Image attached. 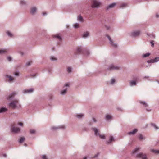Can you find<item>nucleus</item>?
Instances as JSON below:
<instances>
[{"mask_svg": "<svg viewBox=\"0 0 159 159\" xmlns=\"http://www.w3.org/2000/svg\"><path fill=\"white\" fill-rule=\"evenodd\" d=\"M9 107L13 109H19L21 107V105L19 102L18 99H15L12 100L11 102L8 103Z\"/></svg>", "mask_w": 159, "mask_h": 159, "instance_id": "f257e3e1", "label": "nucleus"}, {"mask_svg": "<svg viewBox=\"0 0 159 159\" xmlns=\"http://www.w3.org/2000/svg\"><path fill=\"white\" fill-rule=\"evenodd\" d=\"M77 54H82L88 56L89 54V52L86 49L84 48L82 46L78 47L76 51Z\"/></svg>", "mask_w": 159, "mask_h": 159, "instance_id": "f03ea898", "label": "nucleus"}, {"mask_svg": "<svg viewBox=\"0 0 159 159\" xmlns=\"http://www.w3.org/2000/svg\"><path fill=\"white\" fill-rule=\"evenodd\" d=\"M69 87V84L66 83L63 87V89L60 92V94L62 95H64L67 93L68 88Z\"/></svg>", "mask_w": 159, "mask_h": 159, "instance_id": "7ed1b4c3", "label": "nucleus"}, {"mask_svg": "<svg viewBox=\"0 0 159 159\" xmlns=\"http://www.w3.org/2000/svg\"><path fill=\"white\" fill-rule=\"evenodd\" d=\"M101 5V2L97 0H93L92 3L91 7L92 8H98Z\"/></svg>", "mask_w": 159, "mask_h": 159, "instance_id": "20e7f679", "label": "nucleus"}, {"mask_svg": "<svg viewBox=\"0 0 159 159\" xmlns=\"http://www.w3.org/2000/svg\"><path fill=\"white\" fill-rule=\"evenodd\" d=\"M120 69V67L117 65H115L112 64L109 65L107 68V70H118Z\"/></svg>", "mask_w": 159, "mask_h": 159, "instance_id": "39448f33", "label": "nucleus"}, {"mask_svg": "<svg viewBox=\"0 0 159 159\" xmlns=\"http://www.w3.org/2000/svg\"><path fill=\"white\" fill-rule=\"evenodd\" d=\"M17 94V93L16 92H13L8 95L7 98L9 101H11L13 99Z\"/></svg>", "mask_w": 159, "mask_h": 159, "instance_id": "423d86ee", "label": "nucleus"}, {"mask_svg": "<svg viewBox=\"0 0 159 159\" xmlns=\"http://www.w3.org/2000/svg\"><path fill=\"white\" fill-rule=\"evenodd\" d=\"M141 33L140 30H136L131 32L130 34V35L132 37H136L139 35Z\"/></svg>", "mask_w": 159, "mask_h": 159, "instance_id": "0eeeda50", "label": "nucleus"}, {"mask_svg": "<svg viewBox=\"0 0 159 159\" xmlns=\"http://www.w3.org/2000/svg\"><path fill=\"white\" fill-rule=\"evenodd\" d=\"M136 157L138 158H141L142 159H148L146 154L143 153H140L137 155Z\"/></svg>", "mask_w": 159, "mask_h": 159, "instance_id": "6e6552de", "label": "nucleus"}, {"mask_svg": "<svg viewBox=\"0 0 159 159\" xmlns=\"http://www.w3.org/2000/svg\"><path fill=\"white\" fill-rule=\"evenodd\" d=\"M11 132L15 133H18L20 131V129L17 127H15L13 125H12L11 128Z\"/></svg>", "mask_w": 159, "mask_h": 159, "instance_id": "1a4fd4ad", "label": "nucleus"}, {"mask_svg": "<svg viewBox=\"0 0 159 159\" xmlns=\"http://www.w3.org/2000/svg\"><path fill=\"white\" fill-rule=\"evenodd\" d=\"M92 130H93L94 132V135L98 136L99 134L100 133L99 130L96 127H93L91 129Z\"/></svg>", "mask_w": 159, "mask_h": 159, "instance_id": "9d476101", "label": "nucleus"}, {"mask_svg": "<svg viewBox=\"0 0 159 159\" xmlns=\"http://www.w3.org/2000/svg\"><path fill=\"white\" fill-rule=\"evenodd\" d=\"M5 77L7 79V80L10 83H12L13 82L14 78L13 77L10 75H6Z\"/></svg>", "mask_w": 159, "mask_h": 159, "instance_id": "9b49d317", "label": "nucleus"}, {"mask_svg": "<svg viewBox=\"0 0 159 159\" xmlns=\"http://www.w3.org/2000/svg\"><path fill=\"white\" fill-rule=\"evenodd\" d=\"M34 92V89L31 88L29 89H25L23 91V92L25 93H30Z\"/></svg>", "mask_w": 159, "mask_h": 159, "instance_id": "f8f14e48", "label": "nucleus"}, {"mask_svg": "<svg viewBox=\"0 0 159 159\" xmlns=\"http://www.w3.org/2000/svg\"><path fill=\"white\" fill-rule=\"evenodd\" d=\"M114 141V139L113 137L112 136H110L109 137V139L106 141V144H109Z\"/></svg>", "mask_w": 159, "mask_h": 159, "instance_id": "ddd939ff", "label": "nucleus"}, {"mask_svg": "<svg viewBox=\"0 0 159 159\" xmlns=\"http://www.w3.org/2000/svg\"><path fill=\"white\" fill-rule=\"evenodd\" d=\"M65 128V126L64 125H62L58 126L57 127H52L51 128V129L52 130H55L59 129H64Z\"/></svg>", "mask_w": 159, "mask_h": 159, "instance_id": "4468645a", "label": "nucleus"}, {"mask_svg": "<svg viewBox=\"0 0 159 159\" xmlns=\"http://www.w3.org/2000/svg\"><path fill=\"white\" fill-rule=\"evenodd\" d=\"M109 43L112 47L116 48L117 47V44L115 43L114 40H109Z\"/></svg>", "mask_w": 159, "mask_h": 159, "instance_id": "2eb2a0df", "label": "nucleus"}, {"mask_svg": "<svg viewBox=\"0 0 159 159\" xmlns=\"http://www.w3.org/2000/svg\"><path fill=\"white\" fill-rule=\"evenodd\" d=\"M137 131L138 130L137 129H134L132 131L128 132L127 134L129 135H134L137 133Z\"/></svg>", "mask_w": 159, "mask_h": 159, "instance_id": "dca6fc26", "label": "nucleus"}, {"mask_svg": "<svg viewBox=\"0 0 159 159\" xmlns=\"http://www.w3.org/2000/svg\"><path fill=\"white\" fill-rule=\"evenodd\" d=\"M139 102L141 104L143 105L145 107H148V104L147 103L144 101H142L139 100Z\"/></svg>", "mask_w": 159, "mask_h": 159, "instance_id": "f3484780", "label": "nucleus"}, {"mask_svg": "<svg viewBox=\"0 0 159 159\" xmlns=\"http://www.w3.org/2000/svg\"><path fill=\"white\" fill-rule=\"evenodd\" d=\"M129 85L131 86H135L136 85L137 83L135 81L132 80L129 83Z\"/></svg>", "mask_w": 159, "mask_h": 159, "instance_id": "a211bd4d", "label": "nucleus"}, {"mask_svg": "<svg viewBox=\"0 0 159 159\" xmlns=\"http://www.w3.org/2000/svg\"><path fill=\"white\" fill-rule=\"evenodd\" d=\"M7 111V109L5 107H2L0 108V113L5 112Z\"/></svg>", "mask_w": 159, "mask_h": 159, "instance_id": "6ab92c4d", "label": "nucleus"}, {"mask_svg": "<svg viewBox=\"0 0 159 159\" xmlns=\"http://www.w3.org/2000/svg\"><path fill=\"white\" fill-rule=\"evenodd\" d=\"M116 3H113L111 4H110L107 7V9H108L109 8H112L114 6H116Z\"/></svg>", "mask_w": 159, "mask_h": 159, "instance_id": "aec40b11", "label": "nucleus"}, {"mask_svg": "<svg viewBox=\"0 0 159 159\" xmlns=\"http://www.w3.org/2000/svg\"><path fill=\"white\" fill-rule=\"evenodd\" d=\"M89 33L88 31H86L84 32L82 35V37H87L89 35Z\"/></svg>", "mask_w": 159, "mask_h": 159, "instance_id": "412c9836", "label": "nucleus"}, {"mask_svg": "<svg viewBox=\"0 0 159 159\" xmlns=\"http://www.w3.org/2000/svg\"><path fill=\"white\" fill-rule=\"evenodd\" d=\"M8 51L7 49H0V54H5L7 53Z\"/></svg>", "mask_w": 159, "mask_h": 159, "instance_id": "4be33fe9", "label": "nucleus"}, {"mask_svg": "<svg viewBox=\"0 0 159 159\" xmlns=\"http://www.w3.org/2000/svg\"><path fill=\"white\" fill-rule=\"evenodd\" d=\"M84 116V115L83 114H76L75 115V116L79 119L81 118L82 117H83Z\"/></svg>", "mask_w": 159, "mask_h": 159, "instance_id": "5701e85b", "label": "nucleus"}, {"mask_svg": "<svg viewBox=\"0 0 159 159\" xmlns=\"http://www.w3.org/2000/svg\"><path fill=\"white\" fill-rule=\"evenodd\" d=\"M151 151L155 153H159V150H155L154 149H151Z\"/></svg>", "mask_w": 159, "mask_h": 159, "instance_id": "b1692460", "label": "nucleus"}, {"mask_svg": "<svg viewBox=\"0 0 159 159\" xmlns=\"http://www.w3.org/2000/svg\"><path fill=\"white\" fill-rule=\"evenodd\" d=\"M53 37H55L56 39H58L59 40H61L62 39L61 37L59 34L54 35Z\"/></svg>", "mask_w": 159, "mask_h": 159, "instance_id": "393cba45", "label": "nucleus"}, {"mask_svg": "<svg viewBox=\"0 0 159 159\" xmlns=\"http://www.w3.org/2000/svg\"><path fill=\"white\" fill-rule=\"evenodd\" d=\"M36 8L35 7H33L32 8L31 11V13L32 14H34L36 11Z\"/></svg>", "mask_w": 159, "mask_h": 159, "instance_id": "a878e982", "label": "nucleus"}, {"mask_svg": "<svg viewBox=\"0 0 159 159\" xmlns=\"http://www.w3.org/2000/svg\"><path fill=\"white\" fill-rule=\"evenodd\" d=\"M138 138L140 140H141L142 139H145L144 137H143V135L141 134H139L138 136Z\"/></svg>", "mask_w": 159, "mask_h": 159, "instance_id": "bb28decb", "label": "nucleus"}, {"mask_svg": "<svg viewBox=\"0 0 159 159\" xmlns=\"http://www.w3.org/2000/svg\"><path fill=\"white\" fill-rule=\"evenodd\" d=\"M98 136H99L100 138L102 139H106L105 136L104 134H99Z\"/></svg>", "mask_w": 159, "mask_h": 159, "instance_id": "cd10ccee", "label": "nucleus"}, {"mask_svg": "<svg viewBox=\"0 0 159 159\" xmlns=\"http://www.w3.org/2000/svg\"><path fill=\"white\" fill-rule=\"evenodd\" d=\"M50 59L52 61H56L57 60V58L54 56H51L50 57Z\"/></svg>", "mask_w": 159, "mask_h": 159, "instance_id": "c85d7f7f", "label": "nucleus"}, {"mask_svg": "<svg viewBox=\"0 0 159 159\" xmlns=\"http://www.w3.org/2000/svg\"><path fill=\"white\" fill-rule=\"evenodd\" d=\"M78 20L81 22H83L84 21V20L82 17L81 16H78Z\"/></svg>", "mask_w": 159, "mask_h": 159, "instance_id": "c756f323", "label": "nucleus"}, {"mask_svg": "<svg viewBox=\"0 0 159 159\" xmlns=\"http://www.w3.org/2000/svg\"><path fill=\"white\" fill-rule=\"evenodd\" d=\"M111 118V116L109 115H107L106 116V119L107 120H109Z\"/></svg>", "mask_w": 159, "mask_h": 159, "instance_id": "7c9ffc66", "label": "nucleus"}, {"mask_svg": "<svg viewBox=\"0 0 159 159\" xmlns=\"http://www.w3.org/2000/svg\"><path fill=\"white\" fill-rule=\"evenodd\" d=\"M150 55V54L149 53H147L143 54L142 56L143 57L145 58L148 57Z\"/></svg>", "mask_w": 159, "mask_h": 159, "instance_id": "2f4dec72", "label": "nucleus"}, {"mask_svg": "<svg viewBox=\"0 0 159 159\" xmlns=\"http://www.w3.org/2000/svg\"><path fill=\"white\" fill-rule=\"evenodd\" d=\"M151 125L153 127L156 129H159V128L155 124L151 123Z\"/></svg>", "mask_w": 159, "mask_h": 159, "instance_id": "473e14b6", "label": "nucleus"}, {"mask_svg": "<svg viewBox=\"0 0 159 159\" xmlns=\"http://www.w3.org/2000/svg\"><path fill=\"white\" fill-rule=\"evenodd\" d=\"M127 4L126 3H122L120 6V7H127Z\"/></svg>", "mask_w": 159, "mask_h": 159, "instance_id": "72a5a7b5", "label": "nucleus"}, {"mask_svg": "<svg viewBox=\"0 0 159 159\" xmlns=\"http://www.w3.org/2000/svg\"><path fill=\"white\" fill-rule=\"evenodd\" d=\"M72 68L70 67H69L67 68V71L69 73H70L72 72Z\"/></svg>", "mask_w": 159, "mask_h": 159, "instance_id": "f704fd0d", "label": "nucleus"}, {"mask_svg": "<svg viewBox=\"0 0 159 159\" xmlns=\"http://www.w3.org/2000/svg\"><path fill=\"white\" fill-rule=\"evenodd\" d=\"M25 139V138L24 137H22L20 138L19 140V143H22L23 142Z\"/></svg>", "mask_w": 159, "mask_h": 159, "instance_id": "c9c22d12", "label": "nucleus"}, {"mask_svg": "<svg viewBox=\"0 0 159 159\" xmlns=\"http://www.w3.org/2000/svg\"><path fill=\"white\" fill-rule=\"evenodd\" d=\"M147 62L148 63H153L155 62L153 59H152L150 60H148L147 61Z\"/></svg>", "mask_w": 159, "mask_h": 159, "instance_id": "e433bc0d", "label": "nucleus"}, {"mask_svg": "<svg viewBox=\"0 0 159 159\" xmlns=\"http://www.w3.org/2000/svg\"><path fill=\"white\" fill-rule=\"evenodd\" d=\"M115 82V80L114 78H112L111 80V82L110 83L111 84H114Z\"/></svg>", "mask_w": 159, "mask_h": 159, "instance_id": "4c0bfd02", "label": "nucleus"}, {"mask_svg": "<svg viewBox=\"0 0 159 159\" xmlns=\"http://www.w3.org/2000/svg\"><path fill=\"white\" fill-rule=\"evenodd\" d=\"M8 35L10 37H12L13 36V34L9 31H7V32Z\"/></svg>", "mask_w": 159, "mask_h": 159, "instance_id": "58836bf2", "label": "nucleus"}, {"mask_svg": "<svg viewBox=\"0 0 159 159\" xmlns=\"http://www.w3.org/2000/svg\"><path fill=\"white\" fill-rule=\"evenodd\" d=\"M139 148H136L132 152L133 153H134L139 150Z\"/></svg>", "mask_w": 159, "mask_h": 159, "instance_id": "ea45409f", "label": "nucleus"}, {"mask_svg": "<svg viewBox=\"0 0 159 159\" xmlns=\"http://www.w3.org/2000/svg\"><path fill=\"white\" fill-rule=\"evenodd\" d=\"M30 134H35V131L34 129H31L30 130Z\"/></svg>", "mask_w": 159, "mask_h": 159, "instance_id": "a19ab883", "label": "nucleus"}, {"mask_svg": "<svg viewBox=\"0 0 159 159\" xmlns=\"http://www.w3.org/2000/svg\"><path fill=\"white\" fill-rule=\"evenodd\" d=\"M153 59L155 62H157L159 61V57H156Z\"/></svg>", "mask_w": 159, "mask_h": 159, "instance_id": "79ce46f5", "label": "nucleus"}, {"mask_svg": "<svg viewBox=\"0 0 159 159\" xmlns=\"http://www.w3.org/2000/svg\"><path fill=\"white\" fill-rule=\"evenodd\" d=\"M31 62H32L31 61H29L27 62L25 64V65L26 66H29L30 65L31 63Z\"/></svg>", "mask_w": 159, "mask_h": 159, "instance_id": "37998d69", "label": "nucleus"}, {"mask_svg": "<svg viewBox=\"0 0 159 159\" xmlns=\"http://www.w3.org/2000/svg\"><path fill=\"white\" fill-rule=\"evenodd\" d=\"M150 43L151 44V46L152 47H153L154 46V41L153 40H152L150 42Z\"/></svg>", "mask_w": 159, "mask_h": 159, "instance_id": "c03bdc74", "label": "nucleus"}, {"mask_svg": "<svg viewBox=\"0 0 159 159\" xmlns=\"http://www.w3.org/2000/svg\"><path fill=\"white\" fill-rule=\"evenodd\" d=\"M7 60L9 61H11L12 60V58H11V57H10V56L8 57H7Z\"/></svg>", "mask_w": 159, "mask_h": 159, "instance_id": "a18cd8bd", "label": "nucleus"}, {"mask_svg": "<svg viewBox=\"0 0 159 159\" xmlns=\"http://www.w3.org/2000/svg\"><path fill=\"white\" fill-rule=\"evenodd\" d=\"M79 24L78 23H76L74 25V27L75 28H78L79 27Z\"/></svg>", "mask_w": 159, "mask_h": 159, "instance_id": "49530a36", "label": "nucleus"}, {"mask_svg": "<svg viewBox=\"0 0 159 159\" xmlns=\"http://www.w3.org/2000/svg\"><path fill=\"white\" fill-rule=\"evenodd\" d=\"M116 109H117V110L119 111H122V109L120 107H117Z\"/></svg>", "mask_w": 159, "mask_h": 159, "instance_id": "de8ad7c7", "label": "nucleus"}, {"mask_svg": "<svg viewBox=\"0 0 159 159\" xmlns=\"http://www.w3.org/2000/svg\"><path fill=\"white\" fill-rule=\"evenodd\" d=\"M14 75L16 76H18L19 75V73L18 72H16L14 73Z\"/></svg>", "mask_w": 159, "mask_h": 159, "instance_id": "09e8293b", "label": "nucleus"}, {"mask_svg": "<svg viewBox=\"0 0 159 159\" xmlns=\"http://www.w3.org/2000/svg\"><path fill=\"white\" fill-rule=\"evenodd\" d=\"M30 76L31 78H34L36 76V74H33L30 75Z\"/></svg>", "mask_w": 159, "mask_h": 159, "instance_id": "8fccbe9b", "label": "nucleus"}, {"mask_svg": "<svg viewBox=\"0 0 159 159\" xmlns=\"http://www.w3.org/2000/svg\"><path fill=\"white\" fill-rule=\"evenodd\" d=\"M42 159H47L45 155H43L42 157Z\"/></svg>", "mask_w": 159, "mask_h": 159, "instance_id": "3c124183", "label": "nucleus"}, {"mask_svg": "<svg viewBox=\"0 0 159 159\" xmlns=\"http://www.w3.org/2000/svg\"><path fill=\"white\" fill-rule=\"evenodd\" d=\"M20 3L21 4H25V1H22L20 2Z\"/></svg>", "mask_w": 159, "mask_h": 159, "instance_id": "603ef678", "label": "nucleus"}, {"mask_svg": "<svg viewBox=\"0 0 159 159\" xmlns=\"http://www.w3.org/2000/svg\"><path fill=\"white\" fill-rule=\"evenodd\" d=\"M106 37H107V39H108V40H111V38L109 35H107L106 36Z\"/></svg>", "mask_w": 159, "mask_h": 159, "instance_id": "864d4df0", "label": "nucleus"}, {"mask_svg": "<svg viewBox=\"0 0 159 159\" xmlns=\"http://www.w3.org/2000/svg\"><path fill=\"white\" fill-rule=\"evenodd\" d=\"M18 125L20 126H22L23 125V124L22 122H20L18 123Z\"/></svg>", "mask_w": 159, "mask_h": 159, "instance_id": "5fc2aeb1", "label": "nucleus"}, {"mask_svg": "<svg viewBox=\"0 0 159 159\" xmlns=\"http://www.w3.org/2000/svg\"><path fill=\"white\" fill-rule=\"evenodd\" d=\"M93 120L94 122H96L97 121L96 119L93 117Z\"/></svg>", "mask_w": 159, "mask_h": 159, "instance_id": "6e6d98bb", "label": "nucleus"}, {"mask_svg": "<svg viewBox=\"0 0 159 159\" xmlns=\"http://www.w3.org/2000/svg\"><path fill=\"white\" fill-rule=\"evenodd\" d=\"M146 111H148V112H149V111H151V109H147V108H146Z\"/></svg>", "mask_w": 159, "mask_h": 159, "instance_id": "4d7b16f0", "label": "nucleus"}, {"mask_svg": "<svg viewBox=\"0 0 159 159\" xmlns=\"http://www.w3.org/2000/svg\"><path fill=\"white\" fill-rule=\"evenodd\" d=\"M3 157H7V155L6 154H2Z\"/></svg>", "mask_w": 159, "mask_h": 159, "instance_id": "13d9d810", "label": "nucleus"}, {"mask_svg": "<svg viewBox=\"0 0 159 159\" xmlns=\"http://www.w3.org/2000/svg\"><path fill=\"white\" fill-rule=\"evenodd\" d=\"M98 154H97L95 155L94 156V157H93V158H96V157H97V156H98Z\"/></svg>", "mask_w": 159, "mask_h": 159, "instance_id": "bf43d9fd", "label": "nucleus"}, {"mask_svg": "<svg viewBox=\"0 0 159 159\" xmlns=\"http://www.w3.org/2000/svg\"><path fill=\"white\" fill-rule=\"evenodd\" d=\"M43 15H45L46 14V12H43Z\"/></svg>", "mask_w": 159, "mask_h": 159, "instance_id": "052dcab7", "label": "nucleus"}, {"mask_svg": "<svg viewBox=\"0 0 159 159\" xmlns=\"http://www.w3.org/2000/svg\"><path fill=\"white\" fill-rule=\"evenodd\" d=\"M149 77L148 76H145L144 78H148Z\"/></svg>", "mask_w": 159, "mask_h": 159, "instance_id": "680f3d73", "label": "nucleus"}, {"mask_svg": "<svg viewBox=\"0 0 159 159\" xmlns=\"http://www.w3.org/2000/svg\"><path fill=\"white\" fill-rule=\"evenodd\" d=\"M156 17H159V16H158V15L157 14V15H156Z\"/></svg>", "mask_w": 159, "mask_h": 159, "instance_id": "e2e57ef3", "label": "nucleus"}, {"mask_svg": "<svg viewBox=\"0 0 159 159\" xmlns=\"http://www.w3.org/2000/svg\"><path fill=\"white\" fill-rule=\"evenodd\" d=\"M24 146H27V144H26V143H25V144H24Z\"/></svg>", "mask_w": 159, "mask_h": 159, "instance_id": "0e129e2a", "label": "nucleus"}, {"mask_svg": "<svg viewBox=\"0 0 159 159\" xmlns=\"http://www.w3.org/2000/svg\"><path fill=\"white\" fill-rule=\"evenodd\" d=\"M83 159H87V157H85Z\"/></svg>", "mask_w": 159, "mask_h": 159, "instance_id": "69168bd1", "label": "nucleus"}, {"mask_svg": "<svg viewBox=\"0 0 159 159\" xmlns=\"http://www.w3.org/2000/svg\"><path fill=\"white\" fill-rule=\"evenodd\" d=\"M157 82H158V83L159 84V81H157Z\"/></svg>", "mask_w": 159, "mask_h": 159, "instance_id": "338daca9", "label": "nucleus"}]
</instances>
